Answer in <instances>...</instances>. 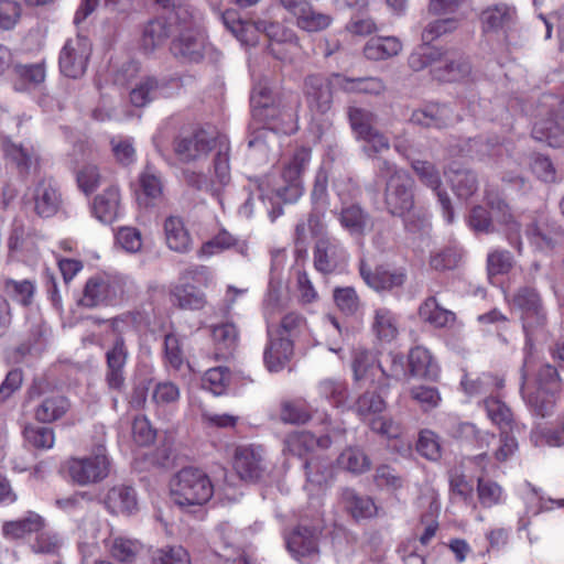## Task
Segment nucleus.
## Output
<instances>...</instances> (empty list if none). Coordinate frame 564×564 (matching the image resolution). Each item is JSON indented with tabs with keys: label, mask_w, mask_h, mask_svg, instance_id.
Segmentation results:
<instances>
[{
	"label": "nucleus",
	"mask_w": 564,
	"mask_h": 564,
	"mask_svg": "<svg viewBox=\"0 0 564 564\" xmlns=\"http://www.w3.org/2000/svg\"><path fill=\"white\" fill-rule=\"evenodd\" d=\"M173 303L183 310H200L206 304V297L194 284H185L178 281L171 290Z\"/></svg>",
	"instance_id": "58836bf2"
},
{
	"label": "nucleus",
	"mask_w": 564,
	"mask_h": 564,
	"mask_svg": "<svg viewBox=\"0 0 564 564\" xmlns=\"http://www.w3.org/2000/svg\"><path fill=\"white\" fill-rule=\"evenodd\" d=\"M175 23H171L170 13L166 18H158L149 21L142 31L140 40L141 50L149 54L164 44V42L173 36Z\"/></svg>",
	"instance_id": "393cba45"
},
{
	"label": "nucleus",
	"mask_w": 564,
	"mask_h": 564,
	"mask_svg": "<svg viewBox=\"0 0 564 564\" xmlns=\"http://www.w3.org/2000/svg\"><path fill=\"white\" fill-rule=\"evenodd\" d=\"M442 56L443 51L441 48L423 43L410 54L408 63L411 69L420 72L429 66L433 68L437 63H441Z\"/></svg>",
	"instance_id": "3c124183"
},
{
	"label": "nucleus",
	"mask_w": 564,
	"mask_h": 564,
	"mask_svg": "<svg viewBox=\"0 0 564 564\" xmlns=\"http://www.w3.org/2000/svg\"><path fill=\"white\" fill-rule=\"evenodd\" d=\"M128 348L124 339L118 336L106 351L105 381L109 390L121 393L126 388L124 367L128 360Z\"/></svg>",
	"instance_id": "2eb2a0df"
},
{
	"label": "nucleus",
	"mask_w": 564,
	"mask_h": 564,
	"mask_svg": "<svg viewBox=\"0 0 564 564\" xmlns=\"http://www.w3.org/2000/svg\"><path fill=\"white\" fill-rule=\"evenodd\" d=\"M105 507L112 514L131 516L138 511V498L134 488L126 485L111 487L104 500Z\"/></svg>",
	"instance_id": "bb28decb"
},
{
	"label": "nucleus",
	"mask_w": 564,
	"mask_h": 564,
	"mask_svg": "<svg viewBox=\"0 0 564 564\" xmlns=\"http://www.w3.org/2000/svg\"><path fill=\"white\" fill-rule=\"evenodd\" d=\"M532 135L552 148H560L564 144V126L552 118L540 120L534 123Z\"/></svg>",
	"instance_id": "49530a36"
},
{
	"label": "nucleus",
	"mask_w": 564,
	"mask_h": 564,
	"mask_svg": "<svg viewBox=\"0 0 564 564\" xmlns=\"http://www.w3.org/2000/svg\"><path fill=\"white\" fill-rule=\"evenodd\" d=\"M339 468L354 475H362L370 470L369 456L358 446H348L336 459Z\"/></svg>",
	"instance_id": "a19ab883"
},
{
	"label": "nucleus",
	"mask_w": 564,
	"mask_h": 564,
	"mask_svg": "<svg viewBox=\"0 0 564 564\" xmlns=\"http://www.w3.org/2000/svg\"><path fill=\"white\" fill-rule=\"evenodd\" d=\"M323 527L318 519L313 523L302 520L285 538L286 549L297 561H314L319 555V536Z\"/></svg>",
	"instance_id": "6e6552de"
},
{
	"label": "nucleus",
	"mask_w": 564,
	"mask_h": 564,
	"mask_svg": "<svg viewBox=\"0 0 564 564\" xmlns=\"http://www.w3.org/2000/svg\"><path fill=\"white\" fill-rule=\"evenodd\" d=\"M334 79L339 84V89L346 93L380 95L386 90V84L379 77H346L334 73Z\"/></svg>",
	"instance_id": "473e14b6"
},
{
	"label": "nucleus",
	"mask_w": 564,
	"mask_h": 564,
	"mask_svg": "<svg viewBox=\"0 0 564 564\" xmlns=\"http://www.w3.org/2000/svg\"><path fill=\"white\" fill-rule=\"evenodd\" d=\"M411 166L421 183L436 193L443 216L448 224H452L454 221V209L448 194L441 189L442 180L437 167L432 162L424 160H413Z\"/></svg>",
	"instance_id": "dca6fc26"
},
{
	"label": "nucleus",
	"mask_w": 564,
	"mask_h": 564,
	"mask_svg": "<svg viewBox=\"0 0 564 564\" xmlns=\"http://www.w3.org/2000/svg\"><path fill=\"white\" fill-rule=\"evenodd\" d=\"M525 359L531 360L533 370L530 372L529 377L534 373L535 378L533 381H530L531 387L547 389L551 391H556L558 388V373L557 369L549 364L540 365L538 368L535 362L531 357H527Z\"/></svg>",
	"instance_id": "052dcab7"
},
{
	"label": "nucleus",
	"mask_w": 564,
	"mask_h": 564,
	"mask_svg": "<svg viewBox=\"0 0 564 564\" xmlns=\"http://www.w3.org/2000/svg\"><path fill=\"white\" fill-rule=\"evenodd\" d=\"M340 225L351 234H361L367 225V215L358 205L343 207L338 216Z\"/></svg>",
	"instance_id": "bf43d9fd"
},
{
	"label": "nucleus",
	"mask_w": 564,
	"mask_h": 564,
	"mask_svg": "<svg viewBox=\"0 0 564 564\" xmlns=\"http://www.w3.org/2000/svg\"><path fill=\"white\" fill-rule=\"evenodd\" d=\"M471 74V65L467 56L458 51H443L441 63L432 69V75L441 82L454 83L467 79Z\"/></svg>",
	"instance_id": "f3484780"
},
{
	"label": "nucleus",
	"mask_w": 564,
	"mask_h": 564,
	"mask_svg": "<svg viewBox=\"0 0 564 564\" xmlns=\"http://www.w3.org/2000/svg\"><path fill=\"white\" fill-rule=\"evenodd\" d=\"M410 372L414 377L435 378L438 372L430 351L423 347H414L409 354Z\"/></svg>",
	"instance_id": "a18cd8bd"
},
{
	"label": "nucleus",
	"mask_w": 564,
	"mask_h": 564,
	"mask_svg": "<svg viewBox=\"0 0 564 564\" xmlns=\"http://www.w3.org/2000/svg\"><path fill=\"white\" fill-rule=\"evenodd\" d=\"M151 564H191L189 554L183 546H172L158 550Z\"/></svg>",
	"instance_id": "774afa93"
},
{
	"label": "nucleus",
	"mask_w": 564,
	"mask_h": 564,
	"mask_svg": "<svg viewBox=\"0 0 564 564\" xmlns=\"http://www.w3.org/2000/svg\"><path fill=\"white\" fill-rule=\"evenodd\" d=\"M512 305L520 311L528 345L543 332L547 323L546 311L539 292L531 286L519 288L512 296Z\"/></svg>",
	"instance_id": "423d86ee"
},
{
	"label": "nucleus",
	"mask_w": 564,
	"mask_h": 564,
	"mask_svg": "<svg viewBox=\"0 0 564 564\" xmlns=\"http://www.w3.org/2000/svg\"><path fill=\"white\" fill-rule=\"evenodd\" d=\"M317 389L319 395L329 400L335 406H340L347 401L348 390L344 381L325 379L318 383Z\"/></svg>",
	"instance_id": "69168bd1"
},
{
	"label": "nucleus",
	"mask_w": 564,
	"mask_h": 564,
	"mask_svg": "<svg viewBox=\"0 0 564 564\" xmlns=\"http://www.w3.org/2000/svg\"><path fill=\"white\" fill-rule=\"evenodd\" d=\"M70 479L79 486H87L102 481L110 471V460L106 448L99 445L90 456L70 458L67 462Z\"/></svg>",
	"instance_id": "0eeeda50"
},
{
	"label": "nucleus",
	"mask_w": 564,
	"mask_h": 564,
	"mask_svg": "<svg viewBox=\"0 0 564 564\" xmlns=\"http://www.w3.org/2000/svg\"><path fill=\"white\" fill-rule=\"evenodd\" d=\"M477 495L484 508H491L502 502L503 490L496 481L479 476L477 478Z\"/></svg>",
	"instance_id": "680f3d73"
},
{
	"label": "nucleus",
	"mask_w": 564,
	"mask_h": 564,
	"mask_svg": "<svg viewBox=\"0 0 564 564\" xmlns=\"http://www.w3.org/2000/svg\"><path fill=\"white\" fill-rule=\"evenodd\" d=\"M347 253L341 243L329 237L316 241L314 250V267L322 273H330L346 263Z\"/></svg>",
	"instance_id": "412c9836"
},
{
	"label": "nucleus",
	"mask_w": 564,
	"mask_h": 564,
	"mask_svg": "<svg viewBox=\"0 0 564 564\" xmlns=\"http://www.w3.org/2000/svg\"><path fill=\"white\" fill-rule=\"evenodd\" d=\"M165 240L171 250L187 252L191 249L192 239L183 220L176 216H170L164 221Z\"/></svg>",
	"instance_id": "e433bc0d"
},
{
	"label": "nucleus",
	"mask_w": 564,
	"mask_h": 564,
	"mask_svg": "<svg viewBox=\"0 0 564 564\" xmlns=\"http://www.w3.org/2000/svg\"><path fill=\"white\" fill-rule=\"evenodd\" d=\"M371 387L375 389L365 391L361 395H359L354 404V411L360 417L379 414L384 411L387 406L382 393L388 388L380 390L378 384H372Z\"/></svg>",
	"instance_id": "c03bdc74"
},
{
	"label": "nucleus",
	"mask_w": 564,
	"mask_h": 564,
	"mask_svg": "<svg viewBox=\"0 0 564 564\" xmlns=\"http://www.w3.org/2000/svg\"><path fill=\"white\" fill-rule=\"evenodd\" d=\"M420 318L434 327H446L455 321V314L442 307L435 296L427 297L419 307Z\"/></svg>",
	"instance_id": "79ce46f5"
},
{
	"label": "nucleus",
	"mask_w": 564,
	"mask_h": 564,
	"mask_svg": "<svg viewBox=\"0 0 564 564\" xmlns=\"http://www.w3.org/2000/svg\"><path fill=\"white\" fill-rule=\"evenodd\" d=\"M372 329L381 340L391 341L398 336V319L387 307L375 311Z\"/></svg>",
	"instance_id": "8fccbe9b"
},
{
	"label": "nucleus",
	"mask_w": 564,
	"mask_h": 564,
	"mask_svg": "<svg viewBox=\"0 0 564 564\" xmlns=\"http://www.w3.org/2000/svg\"><path fill=\"white\" fill-rule=\"evenodd\" d=\"M109 550L113 558L123 563H132L141 552L142 545L135 540L118 536L111 541Z\"/></svg>",
	"instance_id": "13d9d810"
},
{
	"label": "nucleus",
	"mask_w": 564,
	"mask_h": 564,
	"mask_svg": "<svg viewBox=\"0 0 564 564\" xmlns=\"http://www.w3.org/2000/svg\"><path fill=\"white\" fill-rule=\"evenodd\" d=\"M486 202L487 205L490 207L494 217L496 220L503 226H506V229L508 231V240L509 242L518 248L520 251L521 249V240H520V225L514 219L513 215L510 212V208L506 200L499 195L495 194L492 192L486 193Z\"/></svg>",
	"instance_id": "b1692460"
},
{
	"label": "nucleus",
	"mask_w": 564,
	"mask_h": 564,
	"mask_svg": "<svg viewBox=\"0 0 564 564\" xmlns=\"http://www.w3.org/2000/svg\"><path fill=\"white\" fill-rule=\"evenodd\" d=\"M166 84L154 77L140 80L130 93V100L135 107H144L151 101L166 96Z\"/></svg>",
	"instance_id": "c9c22d12"
},
{
	"label": "nucleus",
	"mask_w": 564,
	"mask_h": 564,
	"mask_svg": "<svg viewBox=\"0 0 564 564\" xmlns=\"http://www.w3.org/2000/svg\"><path fill=\"white\" fill-rule=\"evenodd\" d=\"M333 444L328 434L316 437L307 431L292 433L284 440L283 452L299 458H310L316 449L326 451Z\"/></svg>",
	"instance_id": "6ab92c4d"
},
{
	"label": "nucleus",
	"mask_w": 564,
	"mask_h": 564,
	"mask_svg": "<svg viewBox=\"0 0 564 564\" xmlns=\"http://www.w3.org/2000/svg\"><path fill=\"white\" fill-rule=\"evenodd\" d=\"M253 119L262 122L271 131L288 132L294 122L300 101L289 93L272 94L267 85L259 83L251 94Z\"/></svg>",
	"instance_id": "f03ea898"
},
{
	"label": "nucleus",
	"mask_w": 564,
	"mask_h": 564,
	"mask_svg": "<svg viewBox=\"0 0 564 564\" xmlns=\"http://www.w3.org/2000/svg\"><path fill=\"white\" fill-rule=\"evenodd\" d=\"M310 160V149L300 148L295 150L292 158L283 166L282 178L285 184L274 188L276 197L284 203H294L302 196L301 175L307 167Z\"/></svg>",
	"instance_id": "1a4fd4ad"
},
{
	"label": "nucleus",
	"mask_w": 564,
	"mask_h": 564,
	"mask_svg": "<svg viewBox=\"0 0 564 564\" xmlns=\"http://www.w3.org/2000/svg\"><path fill=\"white\" fill-rule=\"evenodd\" d=\"M444 174L451 183L452 189L459 198L468 199L478 189V178L476 174L456 163L448 165Z\"/></svg>",
	"instance_id": "c756f323"
},
{
	"label": "nucleus",
	"mask_w": 564,
	"mask_h": 564,
	"mask_svg": "<svg viewBox=\"0 0 564 564\" xmlns=\"http://www.w3.org/2000/svg\"><path fill=\"white\" fill-rule=\"evenodd\" d=\"M488 417L500 427L501 432L512 427L513 415L510 408L497 398L485 400Z\"/></svg>",
	"instance_id": "6e6d98bb"
},
{
	"label": "nucleus",
	"mask_w": 564,
	"mask_h": 564,
	"mask_svg": "<svg viewBox=\"0 0 564 564\" xmlns=\"http://www.w3.org/2000/svg\"><path fill=\"white\" fill-rule=\"evenodd\" d=\"M410 121L413 124L424 128L442 129L447 127L452 121V111L445 105H426L423 108L412 112Z\"/></svg>",
	"instance_id": "7c9ffc66"
},
{
	"label": "nucleus",
	"mask_w": 564,
	"mask_h": 564,
	"mask_svg": "<svg viewBox=\"0 0 564 564\" xmlns=\"http://www.w3.org/2000/svg\"><path fill=\"white\" fill-rule=\"evenodd\" d=\"M213 339L217 349L224 357L232 354L238 345L239 330L232 322H225L213 326Z\"/></svg>",
	"instance_id": "09e8293b"
},
{
	"label": "nucleus",
	"mask_w": 564,
	"mask_h": 564,
	"mask_svg": "<svg viewBox=\"0 0 564 564\" xmlns=\"http://www.w3.org/2000/svg\"><path fill=\"white\" fill-rule=\"evenodd\" d=\"M359 272L366 284L376 291L391 290L401 286L405 281L403 272H390L383 268H377L372 271L365 260L360 261Z\"/></svg>",
	"instance_id": "c85d7f7f"
},
{
	"label": "nucleus",
	"mask_w": 564,
	"mask_h": 564,
	"mask_svg": "<svg viewBox=\"0 0 564 564\" xmlns=\"http://www.w3.org/2000/svg\"><path fill=\"white\" fill-rule=\"evenodd\" d=\"M171 23H175L170 51L183 63H199L208 51L206 34L194 11L187 4H178L170 12Z\"/></svg>",
	"instance_id": "f257e3e1"
},
{
	"label": "nucleus",
	"mask_w": 564,
	"mask_h": 564,
	"mask_svg": "<svg viewBox=\"0 0 564 564\" xmlns=\"http://www.w3.org/2000/svg\"><path fill=\"white\" fill-rule=\"evenodd\" d=\"M377 177L386 183L384 204L393 216L404 217L414 207V180L403 169L388 160H380Z\"/></svg>",
	"instance_id": "7ed1b4c3"
},
{
	"label": "nucleus",
	"mask_w": 564,
	"mask_h": 564,
	"mask_svg": "<svg viewBox=\"0 0 564 564\" xmlns=\"http://www.w3.org/2000/svg\"><path fill=\"white\" fill-rule=\"evenodd\" d=\"M23 435L25 441L37 449H50L55 442L54 431L47 426L28 425Z\"/></svg>",
	"instance_id": "0e129e2a"
},
{
	"label": "nucleus",
	"mask_w": 564,
	"mask_h": 564,
	"mask_svg": "<svg viewBox=\"0 0 564 564\" xmlns=\"http://www.w3.org/2000/svg\"><path fill=\"white\" fill-rule=\"evenodd\" d=\"M69 409L68 400L59 393L44 395L34 409V417L42 423H51L63 417Z\"/></svg>",
	"instance_id": "2f4dec72"
},
{
	"label": "nucleus",
	"mask_w": 564,
	"mask_h": 564,
	"mask_svg": "<svg viewBox=\"0 0 564 564\" xmlns=\"http://www.w3.org/2000/svg\"><path fill=\"white\" fill-rule=\"evenodd\" d=\"M216 137L206 130H198L188 137L177 139L174 151L183 162H192L205 158L215 148Z\"/></svg>",
	"instance_id": "a211bd4d"
},
{
	"label": "nucleus",
	"mask_w": 564,
	"mask_h": 564,
	"mask_svg": "<svg viewBox=\"0 0 564 564\" xmlns=\"http://www.w3.org/2000/svg\"><path fill=\"white\" fill-rule=\"evenodd\" d=\"M348 119L350 128L358 140L361 137L367 135V133H369L373 129H376V115L370 110L359 107H349Z\"/></svg>",
	"instance_id": "5fc2aeb1"
},
{
	"label": "nucleus",
	"mask_w": 564,
	"mask_h": 564,
	"mask_svg": "<svg viewBox=\"0 0 564 564\" xmlns=\"http://www.w3.org/2000/svg\"><path fill=\"white\" fill-rule=\"evenodd\" d=\"M335 88L339 89V84L334 79V74H311L305 77L303 94L313 115H326L332 109Z\"/></svg>",
	"instance_id": "9d476101"
},
{
	"label": "nucleus",
	"mask_w": 564,
	"mask_h": 564,
	"mask_svg": "<svg viewBox=\"0 0 564 564\" xmlns=\"http://www.w3.org/2000/svg\"><path fill=\"white\" fill-rule=\"evenodd\" d=\"M4 293L13 301L23 306H29L35 293V284L31 280L17 281L13 279H6L3 283Z\"/></svg>",
	"instance_id": "603ef678"
},
{
	"label": "nucleus",
	"mask_w": 564,
	"mask_h": 564,
	"mask_svg": "<svg viewBox=\"0 0 564 564\" xmlns=\"http://www.w3.org/2000/svg\"><path fill=\"white\" fill-rule=\"evenodd\" d=\"M354 380L357 383L378 384V388H389V383H382L383 366L375 354L368 350H356L351 364Z\"/></svg>",
	"instance_id": "4be33fe9"
},
{
	"label": "nucleus",
	"mask_w": 564,
	"mask_h": 564,
	"mask_svg": "<svg viewBox=\"0 0 564 564\" xmlns=\"http://www.w3.org/2000/svg\"><path fill=\"white\" fill-rule=\"evenodd\" d=\"M297 25L307 32H318L328 28L332 23V17L316 11L311 3L303 9L296 17Z\"/></svg>",
	"instance_id": "864d4df0"
},
{
	"label": "nucleus",
	"mask_w": 564,
	"mask_h": 564,
	"mask_svg": "<svg viewBox=\"0 0 564 564\" xmlns=\"http://www.w3.org/2000/svg\"><path fill=\"white\" fill-rule=\"evenodd\" d=\"M333 299L337 308L345 315H355L360 307V300L351 286H337L333 291Z\"/></svg>",
	"instance_id": "e2e57ef3"
},
{
	"label": "nucleus",
	"mask_w": 564,
	"mask_h": 564,
	"mask_svg": "<svg viewBox=\"0 0 564 564\" xmlns=\"http://www.w3.org/2000/svg\"><path fill=\"white\" fill-rule=\"evenodd\" d=\"M341 500L345 508L355 519H368L377 513V507L372 499L367 496H359L351 488L341 490Z\"/></svg>",
	"instance_id": "ea45409f"
},
{
	"label": "nucleus",
	"mask_w": 564,
	"mask_h": 564,
	"mask_svg": "<svg viewBox=\"0 0 564 564\" xmlns=\"http://www.w3.org/2000/svg\"><path fill=\"white\" fill-rule=\"evenodd\" d=\"M458 437L474 444L477 448L488 447L496 440L495 434L480 431L477 426L469 422L460 423L457 427Z\"/></svg>",
	"instance_id": "338daca9"
},
{
	"label": "nucleus",
	"mask_w": 564,
	"mask_h": 564,
	"mask_svg": "<svg viewBox=\"0 0 564 564\" xmlns=\"http://www.w3.org/2000/svg\"><path fill=\"white\" fill-rule=\"evenodd\" d=\"M482 31L500 35L507 46L521 44V29L517 9L508 3L487 7L480 14Z\"/></svg>",
	"instance_id": "39448f33"
},
{
	"label": "nucleus",
	"mask_w": 564,
	"mask_h": 564,
	"mask_svg": "<svg viewBox=\"0 0 564 564\" xmlns=\"http://www.w3.org/2000/svg\"><path fill=\"white\" fill-rule=\"evenodd\" d=\"M44 524L45 520L40 514L30 511L21 519L4 522L2 532L6 538L17 540L29 533L39 532Z\"/></svg>",
	"instance_id": "4c0bfd02"
},
{
	"label": "nucleus",
	"mask_w": 564,
	"mask_h": 564,
	"mask_svg": "<svg viewBox=\"0 0 564 564\" xmlns=\"http://www.w3.org/2000/svg\"><path fill=\"white\" fill-rule=\"evenodd\" d=\"M268 343L263 351V362L270 372L281 371L293 356V341L291 338L274 329L273 325L267 327Z\"/></svg>",
	"instance_id": "4468645a"
},
{
	"label": "nucleus",
	"mask_w": 564,
	"mask_h": 564,
	"mask_svg": "<svg viewBox=\"0 0 564 564\" xmlns=\"http://www.w3.org/2000/svg\"><path fill=\"white\" fill-rule=\"evenodd\" d=\"M171 499L184 511L202 507L213 497L214 486L206 473L198 468H182L170 482Z\"/></svg>",
	"instance_id": "20e7f679"
},
{
	"label": "nucleus",
	"mask_w": 564,
	"mask_h": 564,
	"mask_svg": "<svg viewBox=\"0 0 564 564\" xmlns=\"http://www.w3.org/2000/svg\"><path fill=\"white\" fill-rule=\"evenodd\" d=\"M118 284L108 276L94 275L85 284L79 304L85 307L108 305L117 299Z\"/></svg>",
	"instance_id": "aec40b11"
},
{
	"label": "nucleus",
	"mask_w": 564,
	"mask_h": 564,
	"mask_svg": "<svg viewBox=\"0 0 564 564\" xmlns=\"http://www.w3.org/2000/svg\"><path fill=\"white\" fill-rule=\"evenodd\" d=\"M14 74L18 78L15 84L18 90L34 88L45 80V65L43 62L35 64H18L14 66Z\"/></svg>",
	"instance_id": "de8ad7c7"
},
{
	"label": "nucleus",
	"mask_w": 564,
	"mask_h": 564,
	"mask_svg": "<svg viewBox=\"0 0 564 564\" xmlns=\"http://www.w3.org/2000/svg\"><path fill=\"white\" fill-rule=\"evenodd\" d=\"M324 225L322 223V213L312 210L306 219L297 223L294 232V245L296 253L300 256L306 253V247L311 237L322 234Z\"/></svg>",
	"instance_id": "f704fd0d"
},
{
	"label": "nucleus",
	"mask_w": 564,
	"mask_h": 564,
	"mask_svg": "<svg viewBox=\"0 0 564 564\" xmlns=\"http://www.w3.org/2000/svg\"><path fill=\"white\" fill-rule=\"evenodd\" d=\"M34 210L41 217H52L62 204V195L54 180L41 178L32 191Z\"/></svg>",
	"instance_id": "5701e85b"
},
{
	"label": "nucleus",
	"mask_w": 564,
	"mask_h": 564,
	"mask_svg": "<svg viewBox=\"0 0 564 564\" xmlns=\"http://www.w3.org/2000/svg\"><path fill=\"white\" fill-rule=\"evenodd\" d=\"M304 490L308 496H321L332 484L334 478L333 462L325 455H313L305 459Z\"/></svg>",
	"instance_id": "ddd939ff"
},
{
	"label": "nucleus",
	"mask_w": 564,
	"mask_h": 564,
	"mask_svg": "<svg viewBox=\"0 0 564 564\" xmlns=\"http://www.w3.org/2000/svg\"><path fill=\"white\" fill-rule=\"evenodd\" d=\"M121 195L118 186L111 185L98 194L93 202V215L102 224H112L120 215Z\"/></svg>",
	"instance_id": "a878e982"
},
{
	"label": "nucleus",
	"mask_w": 564,
	"mask_h": 564,
	"mask_svg": "<svg viewBox=\"0 0 564 564\" xmlns=\"http://www.w3.org/2000/svg\"><path fill=\"white\" fill-rule=\"evenodd\" d=\"M91 54V44L85 36L69 39L59 53V69L69 78L82 77L87 68Z\"/></svg>",
	"instance_id": "9b49d317"
},
{
	"label": "nucleus",
	"mask_w": 564,
	"mask_h": 564,
	"mask_svg": "<svg viewBox=\"0 0 564 564\" xmlns=\"http://www.w3.org/2000/svg\"><path fill=\"white\" fill-rule=\"evenodd\" d=\"M401 51L402 43L397 36H373L365 44L364 55L370 61H383Z\"/></svg>",
	"instance_id": "72a5a7b5"
},
{
	"label": "nucleus",
	"mask_w": 564,
	"mask_h": 564,
	"mask_svg": "<svg viewBox=\"0 0 564 564\" xmlns=\"http://www.w3.org/2000/svg\"><path fill=\"white\" fill-rule=\"evenodd\" d=\"M234 468L243 480H256L262 473L260 447L240 446L235 452Z\"/></svg>",
	"instance_id": "cd10ccee"
},
{
	"label": "nucleus",
	"mask_w": 564,
	"mask_h": 564,
	"mask_svg": "<svg viewBox=\"0 0 564 564\" xmlns=\"http://www.w3.org/2000/svg\"><path fill=\"white\" fill-rule=\"evenodd\" d=\"M232 247H237L239 253L247 256V245L238 243L237 239L232 237L228 231L221 230L215 237L202 245L197 256L199 258L212 257Z\"/></svg>",
	"instance_id": "37998d69"
},
{
	"label": "nucleus",
	"mask_w": 564,
	"mask_h": 564,
	"mask_svg": "<svg viewBox=\"0 0 564 564\" xmlns=\"http://www.w3.org/2000/svg\"><path fill=\"white\" fill-rule=\"evenodd\" d=\"M280 417L284 423L305 424L312 417L308 405L302 400L284 401L281 403Z\"/></svg>",
	"instance_id": "4d7b16f0"
},
{
	"label": "nucleus",
	"mask_w": 564,
	"mask_h": 564,
	"mask_svg": "<svg viewBox=\"0 0 564 564\" xmlns=\"http://www.w3.org/2000/svg\"><path fill=\"white\" fill-rule=\"evenodd\" d=\"M532 362L524 359L521 368V393L530 412L536 417H547L553 414L555 408V391L531 387L529 375L533 370Z\"/></svg>",
	"instance_id": "f8f14e48"
}]
</instances>
